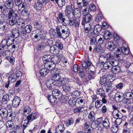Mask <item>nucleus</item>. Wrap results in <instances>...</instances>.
Masks as SVG:
<instances>
[{
	"instance_id": "f257e3e1",
	"label": "nucleus",
	"mask_w": 133,
	"mask_h": 133,
	"mask_svg": "<svg viewBox=\"0 0 133 133\" xmlns=\"http://www.w3.org/2000/svg\"><path fill=\"white\" fill-rule=\"evenodd\" d=\"M56 31L58 37L60 38L65 39L69 35V29L65 26H57Z\"/></svg>"
},
{
	"instance_id": "f03ea898",
	"label": "nucleus",
	"mask_w": 133,
	"mask_h": 133,
	"mask_svg": "<svg viewBox=\"0 0 133 133\" xmlns=\"http://www.w3.org/2000/svg\"><path fill=\"white\" fill-rule=\"evenodd\" d=\"M49 55H46L44 56L42 58L44 63H45L44 66L45 68H43L41 69L39 71V73L42 76H45L49 72L50 69H49L50 68V61H49L50 58Z\"/></svg>"
},
{
	"instance_id": "7ed1b4c3",
	"label": "nucleus",
	"mask_w": 133,
	"mask_h": 133,
	"mask_svg": "<svg viewBox=\"0 0 133 133\" xmlns=\"http://www.w3.org/2000/svg\"><path fill=\"white\" fill-rule=\"evenodd\" d=\"M107 61L105 63L104 67L105 69H109L111 67L113 64L116 62L115 61L113 56L110 54H107L105 55Z\"/></svg>"
},
{
	"instance_id": "20e7f679",
	"label": "nucleus",
	"mask_w": 133,
	"mask_h": 133,
	"mask_svg": "<svg viewBox=\"0 0 133 133\" xmlns=\"http://www.w3.org/2000/svg\"><path fill=\"white\" fill-rule=\"evenodd\" d=\"M19 17L17 13L14 11L13 9H9L8 14V18L9 19V24L10 25L12 24Z\"/></svg>"
},
{
	"instance_id": "39448f33",
	"label": "nucleus",
	"mask_w": 133,
	"mask_h": 133,
	"mask_svg": "<svg viewBox=\"0 0 133 133\" xmlns=\"http://www.w3.org/2000/svg\"><path fill=\"white\" fill-rule=\"evenodd\" d=\"M14 2L19 11H23L26 9V4L25 2H23V0H14Z\"/></svg>"
},
{
	"instance_id": "423d86ee",
	"label": "nucleus",
	"mask_w": 133,
	"mask_h": 133,
	"mask_svg": "<svg viewBox=\"0 0 133 133\" xmlns=\"http://www.w3.org/2000/svg\"><path fill=\"white\" fill-rule=\"evenodd\" d=\"M52 92V95L50 98L51 99H50V103H53V101L55 102V101L56 99H59L61 98L62 94L60 93V91L59 90L55 89L51 91Z\"/></svg>"
},
{
	"instance_id": "0eeeda50",
	"label": "nucleus",
	"mask_w": 133,
	"mask_h": 133,
	"mask_svg": "<svg viewBox=\"0 0 133 133\" xmlns=\"http://www.w3.org/2000/svg\"><path fill=\"white\" fill-rule=\"evenodd\" d=\"M92 16L89 13L83 17L82 22V24L84 25L85 24H88L89 26H92L93 25Z\"/></svg>"
},
{
	"instance_id": "6e6552de",
	"label": "nucleus",
	"mask_w": 133,
	"mask_h": 133,
	"mask_svg": "<svg viewBox=\"0 0 133 133\" xmlns=\"http://www.w3.org/2000/svg\"><path fill=\"white\" fill-rule=\"evenodd\" d=\"M105 46L108 49L115 53H117L119 47L118 45H114L113 42H107L105 44Z\"/></svg>"
},
{
	"instance_id": "1a4fd4ad",
	"label": "nucleus",
	"mask_w": 133,
	"mask_h": 133,
	"mask_svg": "<svg viewBox=\"0 0 133 133\" xmlns=\"http://www.w3.org/2000/svg\"><path fill=\"white\" fill-rule=\"evenodd\" d=\"M16 24L17 27L20 29H22L24 28L25 25L24 21L19 17L17 19H16L14 23L10 25L12 26Z\"/></svg>"
},
{
	"instance_id": "9d476101",
	"label": "nucleus",
	"mask_w": 133,
	"mask_h": 133,
	"mask_svg": "<svg viewBox=\"0 0 133 133\" xmlns=\"http://www.w3.org/2000/svg\"><path fill=\"white\" fill-rule=\"evenodd\" d=\"M115 100L117 102H122L125 98L124 94L121 92H117L114 96Z\"/></svg>"
},
{
	"instance_id": "9b49d317",
	"label": "nucleus",
	"mask_w": 133,
	"mask_h": 133,
	"mask_svg": "<svg viewBox=\"0 0 133 133\" xmlns=\"http://www.w3.org/2000/svg\"><path fill=\"white\" fill-rule=\"evenodd\" d=\"M91 64V62L87 60L85 61H83L82 63V65L83 67V70L84 72H87L89 70L90 66Z\"/></svg>"
},
{
	"instance_id": "f8f14e48",
	"label": "nucleus",
	"mask_w": 133,
	"mask_h": 133,
	"mask_svg": "<svg viewBox=\"0 0 133 133\" xmlns=\"http://www.w3.org/2000/svg\"><path fill=\"white\" fill-rule=\"evenodd\" d=\"M26 117L25 119L23 118L22 119V123L21 124V127L23 129V133H25V129L27 127V125L29 124L31 122L28 118V116H26Z\"/></svg>"
},
{
	"instance_id": "ddd939ff",
	"label": "nucleus",
	"mask_w": 133,
	"mask_h": 133,
	"mask_svg": "<svg viewBox=\"0 0 133 133\" xmlns=\"http://www.w3.org/2000/svg\"><path fill=\"white\" fill-rule=\"evenodd\" d=\"M65 80L64 79H63L60 81H57L52 85H50V90L51 89H53L54 88H56L57 86L58 87L62 86L66 84Z\"/></svg>"
},
{
	"instance_id": "4468645a",
	"label": "nucleus",
	"mask_w": 133,
	"mask_h": 133,
	"mask_svg": "<svg viewBox=\"0 0 133 133\" xmlns=\"http://www.w3.org/2000/svg\"><path fill=\"white\" fill-rule=\"evenodd\" d=\"M8 81L5 83V87L8 88L10 84L15 82L17 79L14 74H11L8 77Z\"/></svg>"
},
{
	"instance_id": "2eb2a0df",
	"label": "nucleus",
	"mask_w": 133,
	"mask_h": 133,
	"mask_svg": "<svg viewBox=\"0 0 133 133\" xmlns=\"http://www.w3.org/2000/svg\"><path fill=\"white\" fill-rule=\"evenodd\" d=\"M32 29V26L29 25H27L25 26L24 28V30L25 32H21V36H23L25 37L26 38V37H28V35H26L25 32L27 33H30L31 32Z\"/></svg>"
},
{
	"instance_id": "dca6fc26",
	"label": "nucleus",
	"mask_w": 133,
	"mask_h": 133,
	"mask_svg": "<svg viewBox=\"0 0 133 133\" xmlns=\"http://www.w3.org/2000/svg\"><path fill=\"white\" fill-rule=\"evenodd\" d=\"M110 68H111L112 72L115 74H118L121 71V67L118 65H116L115 63L113 64Z\"/></svg>"
},
{
	"instance_id": "f3484780",
	"label": "nucleus",
	"mask_w": 133,
	"mask_h": 133,
	"mask_svg": "<svg viewBox=\"0 0 133 133\" xmlns=\"http://www.w3.org/2000/svg\"><path fill=\"white\" fill-rule=\"evenodd\" d=\"M99 64H100L101 67H103L104 69H105V67H104L105 63L107 61L105 55H101L99 57Z\"/></svg>"
},
{
	"instance_id": "a211bd4d",
	"label": "nucleus",
	"mask_w": 133,
	"mask_h": 133,
	"mask_svg": "<svg viewBox=\"0 0 133 133\" xmlns=\"http://www.w3.org/2000/svg\"><path fill=\"white\" fill-rule=\"evenodd\" d=\"M21 99L20 98L17 96L14 97L12 100V105L15 108L17 107L19 105Z\"/></svg>"
},
{
	"instance_id": "6ab92c4d",
	"label": "nucleus",
	"mask_w": 133,
	"mask_h": 133,
	"mask_svg": "<svg viewBox=\"0 0 133 133\" xmlns=\"http://www.w3.org/2000/svg\"><path fill=\"white\" fill-rule=\"evenodd\" d=\"M122 52L124 55H127L129 54V51L128 49L125 48V45L124 46L123 44V47H119L116 53L121 54Z\"/></svg>"
},
{
	"instance_id": "aec40b11",
	"label": "nucleus",
	"mask_w": 133,
	"mask_h": 133,
	"mask_svg": "<svg viewBox=\"0 0 133 133\" xmlns=\"http://www.w3.org/2000/svg\"><path fill=\"white\" fill-rule=\"evenodd\" d=\"M5 36V39L10 41L11 43H13L14 42V39L12 36V33L11 31H9L6 32Z\"/></svg>"
},
{
	"instance_id": "412c9836",
	"label": "nucleus",
	"mask_w": 133,
	"mask_h": 133,
	"mask_svg": "<svg viewBox=\"0 0 133 133\" xmlns=\"http://www.w3.org/2000/svg\"><path fill=\"white\" fill-rule=\"evenodd\" d=\"M13 44V43H11V42L5 39H3L1 43V48L3 49L5 48L6 45L7 46H9L12 45Z\"/></svg>"
},
{
	"instance_id": "4be33fe9",
	"label": "nucleus",
	"mask_w": 133,
	"mask_h": 133,
	"mask_svg": "<svg viewBox=\"0 0 133 133\" xmlns=\"http://www.w3.org/2000/svg\"><path fill=\"white\" fill-rule=\"evenodd\" d=\"M60 78L58 74L56 73L54 74L52 77V79H50V85H52Z\"/></svg>"
},
{
	"instance_id": "5701e85b",
	"label": "nucleus",
	"mask_w": 133,
	"mask_h": 133,
	"mask_svg": "<svg viewBox=\"0 0 133 133\" xmlns=\"http://www.w3.org/2000/svg\"><path fill=\"white\" fill-rule=\"evenodd\" d=\"M31 109L28 106H26L23 109V115L25 116H28L31 113Z\"/></svg>"
},
{
	"instance_id": "b1692460",
	"label": "nucleus",
	"mask_w": 133,
	"mask_h": 133,
	"mask_svg": "<svg viewBox=\"0 0 133 133\" xmlns=\"http://www.w3.org/2000/svg\"><path fill=\"white\" fill-rule=\"evenodd\" d=\"M8 111L5 109H2L0 110V115L4 118H5L8 116Z\"/></svg>"
},
{
	"instance_id": "393cba45",
	"label": "nucleus",
	"mask_w": 133,
	"mask_h": 133,
	"mask_svg": "<svg viewBox=\"0 0 133 133\" xmlns=\"http://www.w3.org/2000/svg\"><path fill=\"white\" fill-rule=\"evenodd\" d=\"M7 9H12L13 7L14 3L13 0H8L4 4Z\"/></svg>"
},
{
	"instance_id": "a878e982",
	"label": "nucleus",
	"mask_w": 133,
	"mask_h": 133,
	"mask_svg": "<svg viewBox=\"0 0 133 133\" xmlns=\"http://www.w3.org/2000/svg\"><path fill=\"white\" fill-rule=\"evenodd\" d=\"M28 118L31 122L37 119L38 117L37 113L35 112L34 114L31 113L30 115L28 116Z\"/></svg>"
},
{
	"instance_id": "bb28decb",
	"label": "nucleus",
	"mask_w": 133,
	"mask_h": 133,
	"mask_svg": "<svg viewBox=\"0 0 133 133\" xmlns=\"http://www.w3.org/2000/svg\"><path fill=\"white\" fill-rule=\"evenodd\" d=\"M77 5H79V7H82L83 6H86L88 3V2L85 0H77Z\"/></svg>"
},
{
	"instance_id": "cd10ccee",
	"label": "nucleus",
	"mask_w": 133,
	"mask_h": 133,
	"mask_svg": "<svg viewBox=\"0 0 133 133\" xmlns=\"http://www.w3.org/2000/svg\"><path fill=\"white\" fill-rule=\"evenodd\" d=\"M6 125L8 130H10L13 129L14 128V124L11 120L7 121L6 123Z\"/></svg>"
},
{
	"instance_id": "c85d7f7f",
	"label": "nucleus",
	"mask_w": 133,
	"mask_h": 133,
	"mask_svg": "<svg viewBox=\"0 0 133 133\" xmlns=\"http://www.w3.org/2000/svg\"><path fill=\"white\" fill-rule=\"evenodd\" d=\"M8 27V24L6 22H1L0 23V29L1 30H5Z\"/></svg>"
},
{
	"instance_id": "c756f323",
	"label": "nucleus",
	"mask_w": 133,
	"mask_h": 133,
	"mask_svg": "<svg viewBox=\"0 0 133 133\" xmlns=\"http://www.w3.org/2000/svg\"><path fill=\"white\" fill-rule=\"evenodd\" d=\"M73 5L71 4L70 5H68L66 7V9L65 10V12L66 15H69L71 12H72V9Z\"/></svg>"
},
{
	"instance_id": "7c9ffc66",
	"label": "nucleus",
	"mask_w": 133,
	"mask_h": 133,
	"mask_svg": "<svg viewBox=\"0 0 133 133\" xmlns=\"http://www.w3.org/2000/svg\"><path fill=\"white\" fill-rule=\"evenodd\" d=\"M65 129L64 125L62 124L59 125L56 129V132L57 133H62Z\"/></svg>"
},
{
	"instance_id": "2f4dec72",
	"label": "nucleus",
	"mask_w": 133,
	"mask_h": 133,
	"mask_svg": "<svg viewBox=\"0 0 133 133\" xmlns=\"http://www.w3.org/2000/svg\"><path fill=\"white\" fill-rule=\"evenodd\" d=\"M102 28V27L101 25L99 24H97L95 26L94 29L93 30L96 34H97L100 32Z\"/></svg>"
},
{
	"instance_id": "473e14b6",
	"label": "nucleus",
	"mask_w": 133,
	"mask_h": 133,
	"mask_svg": "<svg viewBox=\"0 0 133 133\" xmlns=\"http://www.w3.org/2000/svg\"><path fill=\"white\" fill-rule=\"evenodd\" d=\"M110 122L109 119L107 118L103 120L102 125L105 128L108 129L110 127Z\"/></svg>"
},
{
	"instance_id": "72a5a7b5",
	"label": "nucleus",
	"mask_w": 133,
	"mask_h": 133,
	"mask_svg": "<svg viewBox=\"0 0 133 133\" xmlns=\"http://www.w3.org/2000/svg\"><path fill=\"white\" fill-rule=\"evenodd\" d=\"M2 101L3 103L5 104H6L9 101V97L8 95L5 94L3 96Z\"/></svg>"
},
{
	"instance_id": "f704fd0d",
	"label": "nucleus",
	"mask_w": 133,
	"mask_h": 133,
	"mask_svg": "<svg viewBox=\"0 0 133 133\" xmlns=\"http://www.w3.org/2000/svg\"><path fill=\"white\" fill-rule=\"evenodd\" d=\"M52 1H54L55 0H50ZM56 2L57 3L58 5L60 7H62L65 4L64 0H55Z\"/></svg>"
},
{
	"instance_id": "c9c22d12",
	"label": "nucleus",
	"mask_w": 133,
	"mask_h": 133,
	"mask_svg": "<svg viewBox=\"0 0 133 133\" xmlns=\"http://www.w3.org/2000/svg\"><path fill=\"white\" fill-rule=\"evenodd\" d=\"M45 32L43 30L39 31L38 32V35L39 36V37L42 39H44L45 38L46 35Z\"/></svg>"
},
{
	"instance_id": "e433bc0d",
	"label": "nucleus",
	"mask_w": 133,
	"mask_h": 133,
	"mask_svg": "<svg viewBox=\"0 0 133 133\" xmlns=\"http://www.w3.org/2000/svg\"><path fill=\"white\" fill-rule=\"evenodd\" d=\"M63 91L66 93H68L70 91L71 89L70 87L66 84L62 86Z\"/></svg>"
},
{
	"instance_id": "4c0bfd02",
	"label": "nucleus",
	"mask_w": 133,
	"mask_h": 133,
	"mask_svg": "<svg viewBox=\"0 0 133 133\" xmlns=\"http://www.w3.org/2000/svg\"><path fill=\"white\" fill-rule=\"evenodd\" d=\"M74 122V119L72 118H70L67 121H66L65 123L67 127H69L72 125Z\"/></svg>"
},
{
	"instance_id": "58836bf2",
	"label": "nucleus",
	"mask_w": 133,
	"mask_h": 133,
	"mask_svg": "<svg viewBox=\"0 0 133 133\" xmlns=\"http://www.w3.org/2000/svg\"><path fill=\"white\" fill-rule=\"evenodd\" d=\"M124 95L125 99H130L133 98V94L132 92H127Z\"/></svg>"
},
{
	"instance_id": "ea45409f",
	"label": "nucleus",
	"mask_w": 133,
	"mask_h": 133,
	"mask_svg": "<svg viewBox=\"0 0 133 133\" xmlns=\"http://www.w3.org/2000/svg\"><path fill=\"white\" fill-rule=\"evenodd\" d=\"M88 118L90 119L91 121H93L95 120V114L93 111H91L89 113Z\"/></svg>"
},
{
	"instance_id": "a19ab883",
	"label": "nucleus",
	"mask_w": 133,
	"mask_h": 133,
	"mask_svg": "<svg viewBox=\"0 0 133 133\" xmlns=\"http://www.w3.org/2000/svg\"><path fill=\"white\" fill-rule=\"evenodd\" d=\"M34 23V27L38 29H40L42 27V23L39 21H35Z\"/></svg>"
},
{
	"instance_id": "79ce46f5",
	"label": "nucleus",
	"mask_w": 133,
	"mask_h": 133,
	"mask_svg": "<svg viewBox=\"0 0 133 133\" xmlns=\"http://www.w3.org/2000/svg\"><path fill=\"white\" fill-rule=\"evenodd\" d=\"M89 129H91V130H92V128L90 126V124L89 122H85L84 124V129L85 131H88Z\"/></svg>"
},
{
	"instance_id": "37998d69",
	"label": "nucleus",
	"mask_w": 133,
	"mask_h": 133,
	"mask_svg": "<svg viewBox=\"0 0 133 133\" xmlns=\"http://www.w3.org/2000/svg\"><path fill=\"white\" fill-rule=\"evenodd\" d=\"M42 3L38 2L35 3L34 4V7L37 10H40L42 8Z\"/></svg>"
},
{
	"instance_id": "c03bdc74",
	"label": "nucleus",
	"mask_w": 133,
	"mask_h": 133,
	"mask_svg": "<svg viewBox=\"0 0 133 133\" xmlns=\"http://www.w3.org/2000/svg\"><path fill=\"white\" fill-rule=\"evenodd\" d=\"M88 78L89 80L93 79L95 78V75L94 71H90L89 72Z\"/></svg>"
},
{
	"instance_id": "a18cd8bd",
	"label": "nucleus",
	"mask_w": 133,
	"mask_h": 133,
	"mask_svg": "<svg viewBox=\"0 0 133 133\" xmlns=\"http://www.w3.org/2000/svg\"><path fill=\"white\" fill-rule=\"evenodd\" d=\"M45 47L44 44L43 43H41L38 45L36 47V49L38 50L41 51L43 50Z\"/></svg>"
},
{
	"instance_id": "49530a36",
	"label": "nucleus",
	"mask_w": 133,
	"mask_h": 133,
	"mask_svg": "<svg viewBox=\"0 0 133 133\" xmlns=\"http://www.w3.org/2000/svg\"><path fill=\"white\" fill-rule=\"evenodd\" d=\"M96 92L97 94L101 96H103L104 95V91L102 88L97 89Z\"/></svg>"
},
{
	"instance_id": "de8ad7c7",
	"label": "nucleus",
	"mask_w": 133,
	"mask_h": 133,
	"mask_svg": "<svg viewBox=\"0 0 133 133\" xmlns=\"http://www.w3.org/2000/svg\"><path fill=\"white\" fill-rule=\"evenodd\" d=\"M68 103L70 106L73 107L76 104V101L75 99L72 98L69 100Z\"/></svg>"
},
{
	"instance_id": "09e8293b",
	"label": "nucleus",
	"mask_w": 133,
	"mask_h": 133,
	"mask_svg": "<svg viewBox=\"0 0 133 133\" xmlns=\"http://www.w3.org/2000/svg\"><path fill=\"white\" fill-rule=\"evenodd\" d=\"M60 101L62 103L65 102L66 101L68 100L69 99V97L66 96H62V97L60 98Z\"/></svg>"
},
{
	"instance_id": "8fccbe9b",
	"label": "nucleus",
	"mask_w": 133,
	"mask_h": 133,
	"mask_svg": "<svg viewBox=\"0 0 133 133\" xmlns=\"http://www.w3.org/2000/svg\"><path fill=\"white\" fill-rule=\"evenodd\" d=\"M102 103L101 100H97L95 102V107L96 108H98L101 106Z\"/></svg>"
},
{
	"instance_id": "3c124183",
	"label": "nucleus",
	"mask_w": 133,
	"mask_h": 133,
	"mask_svg": "<svg viewBox=\"0 0 133 133\" xmlns=\"http://www.w3.org/2000/svg\"><path fill=\"white\" fill-rule=\"evenodd\" d=\"M96 34L95 33V32L94 31L93 29H92L91 30L90 33H89V34H88V36L90 38H95Z\"/></svg>"
},
{
	"instance_id": "603ef678",
	"label": "nucleus",
	"mask_w": 133,
	"mask_h": 133,
	"mask_svg": "<svg viewBox=\"0 0 133 133\" xmlns=\"http://www.w3.org/2000/svg\"><path fill=\"white\" fill-rule=\"evenodd\" d=\"M58 59L57 57L56 56L53 55H51L50 56V63H56L57 61L56 59Z\"/></svg>"
},
{
	"instance_id": "864d4df0",
	"label": "nucleus",
	"mask_w": 133,
	"mask_h": 133,
	"mask_svg": "<svg viewBox=\"0 0 133 133\" xmlns=\"http://www.w3.org/2000/svg\"><path fill=\"white\" fill-rule=\"evenodd\" d=\"M10 62V64L12 65H13L15 62V58L13 57L8 56L6 57V58Z\"/></svg>"
},
{
	"instance_id": "5fc2aeb1",
	"label": "nucleus",
	"mask_w": 133,
	"mask_h": 133,
	"mask_svg": "<svg viewBox=\"0 0 133 133\" xmlns=\"http://www.w3.org/2000/svg\"><path fill=\"white\" fill-rule=\"evenodd\" d=\"M55 46L61 50L63 48V45L60 42H56Z\"/></svg>"
},
{
	"instance_id": "6e6d98bb",
	"label": "nucleus",
	"mask_w": 133,
	"mask_h": 133,
	"mask_svg": "<svg viewBox=\"0 0 133 133\" xmlns=\"http://www.w3.org/2000/svg\"><path fill=\"white\" fill-rule=\"evenodd\" d=\"M80 92L78 90H75L72 92L71 94L72 96H79L80 95Z\"/></svg>"
},
{
	"instance_id": "4d7b16f0",
	"label": "nucleus",
	"mask_w": 133,
	"mask_h": 133,
	"mask_svg": "<svg viewBox=\"0 0 133 133\" xmlns=\"http://www.w3.org/2000/svg\"><path fill=\"white\" fill-rule=\"evenodd\" d=\"M103 120L102 117L97 118L96 121V122H97V125L100 124L102 125Z\"/></svg>"
},
{
	"instance_id": "13d9d810",
	"label": "nucleus",
	"mask_w": 133,
	"mask_h": 133,
	"mask_svg": "<svg viewBox=\"0 0 133 133\" xmlns=\"http://www.w3.org/2000/svg\"><path fill=\"white\" fill-rule=\"evenodd\" d=\"M6 9V6L4 4L2 5L0 4V11L2 13H3L4 11H5Z\"/></svg>"
},
{
	"instance_id": "bf43d9fd",
	"label": "nucleus",
	"mask_w": 133,
	"mask_h": 133,
	"mask_svg": "<svg viewBox=\"0 0 133 133\" xmlns=\"http://www.w3.org/2000/svg\"><path fill=\"white\" fill-rule=\"evenodd\" d=\"M111 130L113 133L117 132L118 130V128L117 126L114 125L111 128Z\"/></svg>"
},
{
	"instance_id": "052dcab7",
	"label": "nucleus",
	"mask_w": 133,
	"mask_h": 133,
	"mask_svg": "<svg viewBox=\"0 0 133 133\" xmlns=\"http://www.w3.org/2000/svg\"><path fill=\"white\" fill-rule=\"evenodd\" d=\"M89 9L91 11H94L96 10V7L94 4H91L89 6Z\"/></svg>"
},
{
	"instance_id": "680f3d73",
	"label": "nucleus",
	"mask_w": 133,
	"mask_h": 133,
	"mask_svg": "<svg viewBox=\"0 0 133 133\" xmlns=\"http://www.w3.org/2000/svg\"><path fill=\"white\" fill-rule=\"evenodd\" d=\"M13 74L14 75L17 80V78L19 79V77L21 76L22 75L21 72L19 71H16L15 75V74Z\"/></svg>"
},
{
	"instance_id": "e2e57ef3",
	"label": "nucleus",
	"mask_w": 133,
	"mask_h": 133,
	"mask_svg": "<svg viewBox=\"0 0 133 133\" xmlns=\"http://www.w3.org/2000/svg\"><path fill=\"white\" fill-rule=\"evenodd\" d=\"M91 26H89L85 28V33H88V34H89V33H90L91 30L92 29L91 28Z\"/></svg>"
},
{
	"instance_id": "0e129e2a",
	"label": "nucleus",
	"mask_w": 133,
	"mask_h": 133,
	"mask_svg": "<svg viewBox=\"0 0 133 133\" xmlns=\"http://www.w3.org/2000/svg\"><path fill=\"white\" fill-rule=\"evenodd\" d=\"M107 79L105 78H101L100 83L101 85H104V84H105V83H107Z\"/></svg>"
},
{
	"instance_id": "69168bd1",
	"label": "nucleus",
	"mask_w": 133,
	"mask_h": 133,
	"mask_svg": "<svg viewBox=\"0 0 133 133\" xmlns=\"http://www.w3.org/2000/svg\"><path fill=\"white\" fill-rule=\"evenodd\" d=\"M102 49V47L100 45H98L95 47L93 50L94 52H99Z\"/></svg>"
},
{
	"instance_id": "338daca9",
	"label": "nucleus",
	"mask_w": 133,
	"mask_h": 133,
	"mask_svg": "<svg viewBox=\"0 0 133 133\" xmlns=\"http://www.w3.org/2000/svg\"><path fill=\"white\" fill-rule=\"evenodd\" d=\"M112 84L111 83L108 82L107 83L105 84H104L103 85V87H105L106 89H110L112 86Z\"/></svg>"
},
{
	"instance_id": "774afa93",
	"label": "nucleus",
	"mask_w": 133,
	"mask_h": 133,
	"mask_svg": "<svg viewBox=\"0 0 133 133\" xmlns=\"http://www.w3.org/2000/svg\"><path fill=\"white\" fill-rule=\"evenodd\" d=\"M102 19V18L101 15L98 14L96 16L95 20L97 22H99L101 21Z\"/></svg>"
}]
</instances>
